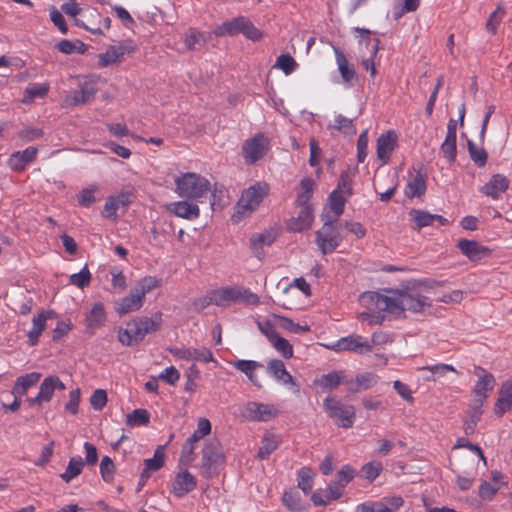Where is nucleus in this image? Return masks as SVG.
Returning a JSON list of instances; mask_svg holds the SVG:
<instances>
[{
    "instance_id": "obj_1",
    "label": "nucleus",
    "mask_w": 512,
    "mask_h": 512,
    "mask_svg": "<svg viewBox=\"0 0 512 512\" xmlns=\"http://www.w3.org/2000/svg\"><path fill=\"white\" fill-rule=\"evenodd\" d=\"M360 304L368 311L358 314V319L370 325L381 324L384 320L382 312L401 316L405 311L420 313L431 306V300L421 293L417 286L405 289H391L387 294L375 291L364 292L359 299Z\"/></svg>"
},
{
    "instance_id": "obj_2",
    "label": "nucleus",
    "mask_w": 512,
    "mask_h": 512,
    "mask_svg": "<svg viewBox=\"0 0 512 512\" xmlns=\"http://www.w3.org/2000/svg\"><path fill=\"white\" fill-rule=\"evenodd\" d=\"M162 324V313L156 312L151 317H136L127 322L125 328H119L117 337L124 346H133L143 341L147 334L156 332Z\"/></svg>"
},
{
    "instance_id": "obj_3",
    "label": "nucleus",
    "mask_w": 512,
    "mask_h": 512,
    "mask_svg": "<svg viewBox=\"0 0 512 512\" xmlns=\"http://www.w3.org/2000/svg\"><path fill=\"white\" fill-rule=\"evenodd\" d=\"M160 285V279L155 276H145L139 279L136 285L130 290L129 295L115 302V311L120 316L139 311L144 305L146 294L158 288Z\"/></svg>"
},
{
    "instance_id": "obj_4",
    "label": "nucleus",
    "mask_w": 512,
    "mask_h": 512,
    "mask_svg": "<svg viewBox=\"0 0 512 512\" xmlns=\"http://www.w3.org/2000/svg\"><path fill=\"white\" fill-rule=\"evenodd\" d=\"M175 192L186 199L197 200L207 195L210 191V182L204 176L187 172L175 178Z\"/></svg>"
},
{
    "instance_id": "obj_5",
    "label": "nucleus",
    "mask_w": 512,
    "mask_h": 512,
    "mask_svg": "<svg viewBox=\"0 0 512 512\" xmlns=\"http://www.w3.org/2000/svg\"><path fill=\"white\" fill-rule=\"evenodd\" d=\"M269 193V185L265 182H256L245 189L236 205V212L233 215L234 222L240 221L243 217L251 215L261 204Z\"/></svg>"
},
{
    "instance_id": "obj_6",
    "label": "nucleus",
    "mask_w": 512,
    "mask_h": 512,
    "mask_svg": "<svg viewBox=\"0 0 512 512\" xmlns=\"http://www.w3.org/2000/svg\"><path fill=\"white\" fill-rule=\"evenodd\" d=\"M213 33L217 37L242 34L246 39L253 42L260 41L263 37V32L245 16H238L223 22L214 29Z\"/></svg>"
},
{
    "instance_id": "obj_7",
    "label": "nucleus",
    "mask_w": 512,
    "mask_h": 512,
    "mask_svg": "<svg viewBox=\"0 0 512 512\" xmlns=\"http://www.w3.org/2000/svg\"><path fill=\"white\" fill-rule=\"evenodd\" d=\"M214 305L224 307L232 302L257 306L260 303L259 296L250 289L240 286H226L213 289Z\"/></svg>"
},
{
    "instance_id": "obj_8",
    "label": "nucleus",
    "mask_w": 512,
    "mask_h": 512,
    "mask_svg": "<svg viewBox=\"0 0 512 512\" xmlns=\"http://www.w3.org/2000/svg\"><path fill=\"white\" fill-rule=\"evenodd\" d=\"M474 374L478 379L472 390L473 400L470 408L475 410V416L478 417L482 415L481 408L488 398L489 393L493 391L496 380L493 374L489 373L481 366H474Z\"/></svg>"
},
{
    "instance_id": "obj_9",
    "label": "nucleus",
    "mask_w": 512,
    "mask_h": 512,
    "mask_svg": "<svg viewBox=\"0 0 512 512\" xmlns=\"http://www.w3.org/2000/svg\"><path fill=\"white\" fill-rule=\"evenodd\" d=\"M335 222L325 219L322 227L316 232V245L324 255L334 252L343 241V236Z\"/></svg>"
},
{
    "instance_id": "obj_10",
    "label": "nucleus",
    "mask_w": 512,
    "mask_h": 512,
    "mask_svg": "<svg viewBox=\"0 0 512 512\" xmlns=\"http://www.w3.org/2000/svg\"><path fill=\"white\" fill-rule=\"evenodd\" d=\"M323 405L329 417L334 420L336 425L342 428L353 426L356 417L354 406L343 404L331 397H327Z\"/></svg>"
},
{
    "instance_id": "obj_11",
    "label": "nucleus",
    "mask_w": 512,
    "mask_h": 512,
    "mask_svg": "<svg viewBox=\"0 0 512 512\" xmlns=\"http://www.w3.org/2000/svg\"><path fill=\"white\" fill-rule=\"evenodd\" d=\"M224 463V455L217 441H207L202 449L201 471L205 478L217 474L218 468Z\"/></svg>"
},
{
    "instance_id": "obj_12",
    "label": "nucleus",
    "mask_w": 512,
    "mask_h": 512,
    "mask_svg": "<svg viewBox=\"0 0 512 512\" xmlns=\"http://www.w3.org/2000/svg\"><path fill=\"white\" fill-rule=\"evenodd\" d=\"M270 142L263 133H257L242 145V156L247 164H254L268 152Z\"/></svg>"
},
{
    "instance_id": "obj_13",
    "label": "nucleus",
    "mask_w": 512,
    "mask_h": 512,
    "mask_svg": "<svg viewBox=\"0 0 512 512\" xmlns=\"http://www.w3.org/2000/svg\"><path fill=\"white\" fill-rule=\"evenodd\" d=\"M326 347L335 352L350 351L357 354H366L373 351V344H370L369 340L359 334L342 337L333 344L326 345Z\"/></svg>"
},
{
    "instance_id": "obj_14",
    "label": "nucleus",
    "mask_w": 512,
    "mask_h": 512,
    "mask_svg": "<svg viewBox=\"0 0 512 512\" xmlns=\"http://www.w3.org/2000/svg\"><path fill=\"white\" fill-rule=\"evenodd\" d=\"M242 415L250 421L267 422L276 418L279 410L273 404L250 401L244 406Z\"/></svg>"
},
{
    "instance_id": "obj_15",
    "label": "nucleus",
    "mask_w": 512,
    "mask_h": 512,
    "mask_svg": "<svg viewBox=\"0 0 512 512\" xmlns=\"http://www.w3.org/2000/svg\"><path fill=\"white\" fill-rule=\"evenodd\" d=\"M169 353L175 358L183 359L186 361H199L204 363L214 362L215 358L210 349L206 347H171L168 349Z\"/></svg>"
},
{
    "instance_id": "obj_16",
    "label": "nucleus",
    "mask_w": 512,
    "mask_h": 512,
    "mask_svg": "<svg viewBox=\"0 0 512 512\" xmlns=\"http://www.w3.org/2000/svg\"><path fill=\"white\" fill-rule=\"evenodd\" d=\"M56 317L57 314L53 310H42L40 313L33 317L32 328L27 333L30 346H35L38 344L43 331L46 329L47 321Z\"/></svg>"
},
{
    "instance_id": "obj_17",
    "label": "nucleus",
    "mask_w": 512,
    "mask_h": 512,
    "mask_svg": "<svg viewBox=\"0 0 512 512\" xmlns=\"http://www.w3.org/2000/svg\"><path fill=\"white\" fill-rule=\"evenodd\" d=\"M397 134L393 130L381 134L377 139V158L382 164H387L397 146Z\"/></svg>"
},
{
    "instance_id": "obj_18",
    "label": "nucleus",
    "mask_w": 512,
    "mask_h": 512,
    "mask_svg": "<svg viewBox=\"0 0 512 512\" xmlns=\"http://www.w3.org/2000/svg\"><path fill=\"white\" fill-rule=\"evenodd\" d=\"M197 486V480L188 470L181 471L176 474L172 482L171 493L181 498L189 492L193 491Z\"/></svg>"
},
{
    "instance_id": "obj_19",
    "label": "nucleus",
    "mask_w": 512,
    "mask_h": 512,
    "mask_svg": "<svg viewBox=\"0 0 512 512\" xmlns=\"http://www.w3.org/2000/svg\"><path fill=\"white\" fill-rule=\"evenodd\" d=\"M132 199L133 194L128 191H122L116 196H109L104 204L102 215L107 219H116L118 209L128 206Z\"/></svg>"
},
{
    "instance_id": "obj_20",
    "label": "nucleus",
    "mask_w": 512,
    "mask_h": 512,
    "mask_svg": "<svg viewBox=\"0 0 512 512\" xmlns=\"http://www.w3.org/2000/svg\"><path fill=\"white\" fill-rule=\"evenodd\" d=\"M38 154L36 147H28L22 151H16L8 158V166L16 172H22L32 163Z\"/></svg>"
},
{
    "instance_id": "obj_21",
    "label": "nucleus",
    "mask_w": 512,
    "mask_h": 512,
    "mask_svg": "<svg viewBox=\"0 0 512 512\" xmlns=\"http://www.w3.org/2000/svg\"><path fill=\"white\" fill-rule=\"evenodd\" d=\"M97 93L95 85L91 82L83 83L78 90H75L71 95L67 96L64 100L66 107H75L85 104L92 100Z\"/></svg>"
},
{
    "instance_id": "obj_22",
    "label": "nucleus",
    "mask_w": 512,
    "mask_h": 512,
    "mask_svg": "<svg viewBox=\"0 0 512 512\" xmlns=\"http://www.w3.org/2000/svg\"><path fill=\"white\" fill-rule=\"evenodd\" d=\"M167 211L174 214L177 217L195 220L200 215V209L197 204L190 203L187 201H176L167 205Z\"/></svg>"
},
{
    "instance_id": "obj_23",
    "label": "nucleus",
    "mask_w": 512,
    "mask_h": 512,
    "mask_svg": "<svg viewBox=\"0 0 512 512\" xmlns=\"http://www.w3.org/2000/svg\"><path fill=\"white\" fill-rule=\"evenodd\" d=\"M64 390L65 385L57 376L46 377L39 388L38 394L34 397V401L49 402L54 394V391Z\"/></svg>"
},
{
    "instance_id": "obj_24",
    "label": "nucleus",
    "mask_w": 512,
    "mask_h": 512,
    "mask_svg": "<svg viewBox=\"0 0 512 512\" xmlns=\"http://www.w3.org/2000/svg\"><path fill=\"white\" fill-rule=\"evenodd\" d=\"M457 248L471 261H477L488 255L489 249L481 246L477 241L459 239L457 242Z\"/></svg>"
},
{
    "instance_id": "obj_25",
    "label": "nucleus",
    "mask_w": 512,
    "mask_h": 512,
    "mask_svg": "<svg viewBox=\"0 0 512 512\" xmlns=\"http://www.w3.org/2000/svg\"><path fill=\"white\" fill-rule=\"evenodd\" d=\"M512 408V377L502 383L499 397L494 406V412L498 416L504 415Z\"/></svg>"
},
{
    "instance_id": "obj_26",
    "label": "nucleus",
    "mask_w": 512,
    "mask_h": 512,
    "mask_svg": "<svg viewBox=\"0 0 512 512\" xmlns=\"http://www.w3.org/2000/svg\"><path fill=\"white\" fill-rule=\"evenodd\" d=\"M508 186L509 181L504 175L495 174L491 177L489 182L481 187L480 191L492 199H498L499 196L508 189Z\"/></svg>"
},
{
    "instance_id": "obj_27",
    "label": "nucleus",
    "mask_w": 512,
    "mask_h": 512,
    "mask_svg": "<svg viewBox=\"0 0 512 512\" xmlns=\"http://www.w3.org/2000/svg\"><path fill=\"white\" fill-rule=\"evenodd\" d=\"M268 373L283 385L297 386L293 376L287 371L282 360L273 359L267 364Z\"/></svg>"
},
{
    "instance_id": "obj_28",
    "label": "nucleus",
    "mask_w": 512,
    "mask_h": 512,
    "mask_svg": "<svg viewBox=\"0 0 512 512\" xmlns=\"http://www.w3.org/2000/svg\"><path fill=\"white\" fill-rule=\"evenodd\" d=\"M300 211L296 218H293L289 222V228L292 231H303L307 230L311 227V224L314 219L313 209L311 205H299Z\"/></svg>"
},
{
    "instance_id": "obj_29",
    "label": "nucleus",
    "mask_w": 512,
    "mask_h": 512,
    "mask_svg": "<svg viewBox=\"0 0 512 512\" xmlns=\"http://www.w3.org/2000/svg\"><path fill=\"white\" fill-rule=\"evenodd\" d=\"M426 192V177L420 171H417L408 180L404 194L406 197L413 199L415 197H421Z\"/></svg>"
},
{
    "instance_id": "obj_30",
    "label": "nucleus",
    "mask_w": 512,
    "mask_h": 512,
    "mask_svg": "<svg viewBox=\"0 0 512 512\" xmlns=\"http://www.w3.org/2000/svg\"><path fill=\"white\" fill-rule=\"evenodd\" d=\"M126 52L127 50L123 45L109 46L104 53H101L98 56L99 67L105 68L112 64L120 62Z\"/></svg>"
},
{
    "instance_id": "obj_31",
    "label": "nucleus",
    "mask_w": 512,
    "mask_h": 512,
    "mask_svg": "<svg viewBox=\"0 0 512 512\" xmlns=\"http://www.w3.org/2000/svg\"><path fill=\"white\" fill-rule=\"evenodd\" d=\"M106 318L107 315L104 305L100 302L95 303L89 313L86 315V327L92 331L99 329L104 325Z\"/></svg>"
},
{
    "instance_id": "obj_32",
    "label": "nucleus",
    "mask_w": 512,
    "mask_h": 512,
    "mask_svg": "<svg viewBox=\"0 0 512 512\" xmlns=\"http://www.w3.org/2000/svg\"><path fill=\"white\" fill-rule=\"evenodd\" d=\"M50 90L48 82L44 83H33L27 86L24 90L23 98L21 103L32 104L36 98H45Z\"/></svg>"
},
{
    "instance_id": "obj_33",
    "label": "nucleus",
    "mask_w": 512,
    "mask_h": 512,
    "mask_svg": "<svg viewBox=\"0 0 512 512\" xmlns=\"http://www.w3.org/2000/svg\"><path fill=\"white\" fill-rule=\"evenodd\" d=\"M338 70L344 82L349 83L356 78L354 68L349 64L344 53L337 47H333Z\"/></svg>"
},
{
    "instance_id": "obj_34",
    "label": "nucleus",
    "mask_w": 512,
    "mask_h": 512,
    "mask_svg": "<svg viewBox=\"0 0 512 512\" xmlns=\"http://www.w3.org/2000/svg\"><path fill=\"white\" fill-rule=\"evenodd\" d=\"M40 378L41 374L38 372H32L18 377L13 386L12 393L20 396L25 395L29 388L38 383Z\"/></svg>"
},
{
    "instance_id": "obj_35",
    "label": "nucleus",
    "mask_w": 512,
    "mask_h": 512,
    "mask_svg": "<svg viewBox=\"0 0 512 512\" xmlns=\"http://www.w3.org/2000/svg\"><path fill=\"white\" fill-rule=\"evenodd\" d=\"M423 371H428L431 373V376H427L425 379L427 381H436L442 377H445L448 372H452L455 375L459 376L460 372L450 364L437 363L434 365H426L421 368Z\"/></svg>"
},
{
    "instance_id": "obj_36",
    "label": "nucleus",
    "mask_w": 512,
    "mask_h": 512,
    "mask_svg": "<svg viewBox=\"0 0 512 512\" xmlns=\"http://www.w3.org/2000/svg\"><path fill=\"white\" fill-rule=\"evenodd\" d=\"M280 443L281 439L278 435H264L257 457L261 460L267 459L279 447Z\"/></svg>"
},
{
    "instance_id": "obj_37",
    "label": "nucleus",
    "mask_w": 512,
    "mask_h": 512,
    "mask_svg": "<svg viewBox=\"0 0 512 512\" xmlns=\"http://www.w3.org/2000/svg\"><path fill=\"white\" fill-rule=\"evenodd\" d=\"M90 17L92 20H89L88 22H85L82 19L75 18V24L81 28H84L85 30L91 32L95 35H102L103 29L101 26V15L100 13L94 9L90 12Z\"/></svg>"
},
{
    "instance_id": "obj_38",
    "label": "nucleus",
    "mask_w": 512,
    "mask_h": 512,
    "mask_svg": "<svg viewBox=\"0 0 512 512\" xmlns=\"http://www.w3.org/2000/svg\"><path fill=\"white\" fill-rule=\"evenodd\" d=\"M345 203L346 197H344L341 193H338V191H332L329 196V208L334 215H326L327 220L337 221V219L342 215L344 211Z\"/></svg>"
},
{
    "instance_id": "obj_39",
    "label": "nucleus",
    "mask_w": 512,
    "mask_h": 512,
    "mask_svg": "<svg viewBox=\"0 0 512 512\" xmlns=\"http://www.w3.org/2000/svg\"><path fill=\"white\" fill-rule=\"evenodd\" d=\"M211 39L207 32H200L195 28H190L184 37V43L188 50H194L197 44L206 43Z\"/></svg>"
},
{
    "instance_id": "obj_40",
    "label": "nucleus",
    "mask_w": 512,
    "mask_h": 512,
    "mask_svg": "<svg viewBox=\"0 0 512 512\" xmlns=\"http://www.w3.org/2000/svg\"><path fill=\"white\" fill-rule=\"evenodd\" d=\"M84 462L80 456L72 457L64 473L60 475L61 479L69 483L82 473Z\"/></svg>"
},
{
    "instance_id": "obj_41",
    "label": "nucleus",
    "mask_w": 512,
    "mask_h": 512,
    "mask_svg": "<svg viewBox=\"0 0 512 512\" xmlns=\"http://www.w3.org/2000/svg\"><path fill=\"white\" fill-rule=\"evenodd\" d=\"M165 463V453L164 448L162 446H159L155 452L152 458H148L144 460V466L145 468L143 471H146L151 474V472H155L160 470Z\"/></svg>"
},
{
    "instance_id": "obj_42",
    "label": "nucleus",
    "mask_w": 512,
    "mask_h": 512,
    "mask_svg": "<svg viewBox=\"0 0 512 512\" xmlns=\"http://www.w3.org/2000/svg\"><path fill=\"white\" fill-rule=\"evenodd\" d=\"M411 220L414 222L413 229L420 230L423 227L433 226L432 214L421 209H412L409 212Z\"/></svg>"
},
{
    "instance_id": "obj_43",
    "label": "nucleus",
    "mask_w": 512,
    "mask_h": 512,
    "mask_svg": "<svg viewBox=\"0 0 512 512\" xmlns=\"http://www.w3.org/2000/svg\"><path fill=\"white\" fill-rule=\"evenodd\" d=\"M342 375L339 372H331L322 375L320 378L315 380V384L320 386L323 390H333L341 384Z\"/></svg>"
},
{
    "instance_id": "obj_44",
    "label": "nucleus",
    "mask_w": 512,
    "mask_h": 512,
    "mask_svg": "<svg viewBox=\"0 0 512 512\" xmlns=\"http://www.w3.org/2000/svg\"><path fill=\"white\" fill-rule=\"evenodd\" d=\"M274 319H275L278 327H280L290 333L299 334V333L308 332L310 330L309 326H307V325L301 326L297 323H294V321L292 319L284 317V316L275 315Z\"/></svg>"
},
{
    "instance_id": "obj_45",
    "label": "nucleus",
    "mask_w": 512,
    "mask_h": 512,
    "mask_svg": "<svg viewBox=\"0 0 512 512\" xmlns=\"http://www.w3.org/2000/svg\"><path fill=\"white\" fill-rule=\"evenodd\" d=\"M314 181L311 178H304L300 182V190L297 194L296 202L298 205H310L309 200L312 196Z\"/></svg>"
},
{
    "instance_id": "obj_46",
    "label": "nucleus",
    "mask_w": 512,
    "mask_h": 512,
    "mask_svg": "<svg viewBox=\"0 0 512 512\" xmlns=\"http://www.w3.org/2000/svg\"><path fill=\"white\" fill-rule=\"evenodd\" d=\"M150 422V414L146 409H135L127 415L126 424L130 427L146 426Z\"/></svg>"
},
{
    "instance_id": "obj_47",
    "label": "nucleus",
    "mask_w": 512,
    "mask_h": 512,
    "mask_svg": "<svg viewBox=\"0 0 512 512\" xmlns=\"http://www.w3.org/2000/svg\"><path fill=\"white\" fill-rule=\"evenodd\" d=\"M233 367L240 372L244 373L250 381L254 382L255 371L262 365L253 360H237L232 363Z\"/></svg>"
},
{
    "instance_id": "obj_48",
    "label": "nucleus",
    "mask_w": 512,
    "mask_h": 512,
    "mask_svg": "<svg viewBox=\"0 0 512 512\" xmlns=\"http://www.w3.org/2000/svg\"><path fill=\"white\" fill-rule=\"evenodd\" d=\"M298 64L296 60L289 54H281L277 57L276 63L273 68L280 69L283 71L285 75H290L293 73Z\"/></svg>"
},
{
    "instance_id": "obj_49",
    "label": "nucleus",
    "mask_w": 512,
    "mask_h": 512,
    "mask_svg": "<svg viewBox=\"0 0 512 512\" xmlns=\"http://www.w3.org/2000/svg\"><path fill=\"white\" fill-rule=\"evenodd\" d=\"M333 127L345 134V135H355L356 134V127L353 124V120L350 118H347L341 114H338L334 118V125Z\"/></svg>"
},
{
    "instance_id": "obj_50",
    "label": "nucleus",
    "mask_w": 512,
    "mask_h": 512,
    "mask_svg": "<svg viewBox=\"0 0 512 512\" xmlns=\"http://www.w3.org/2000/svg\"><path fill=\"white\" fill-rule=\"evenodd\" d=\"M313 472L308 467H303L298 472V487L305 493L309 494L313 488Z\"/></svg>"
},
{
    "instance_id": "obj_51",
    "label": "nucleus",
    "mask_w": 512,
    "mask_h": 512,
    "mask_svg": "<svg viewBox=\"0 0 512 512\" xmlns=\"http://www.w3.org/2000/svg\"><path fill=\"white\" fill-rule=\"evenodd\" d=\"M379 44H380L379 39H374L372 41L369 40L368 45H371V55L369 58L362 60V66L366 71L370 72L371 78H374L377 73L374 58L379 50Z\"/></svg>"
},
{
    "instance_id": "obj_52",
    "label": "nucleus",
    "mask_w": 512,
    "mask_h": 512,
    "mask_svg": "<svg viewBox=\"0 0 512 512\" xmlns=\"http://www.w3.org/2000/svg\"><path fill=\"white\" fill-rule=\"evenodd\" d=\"M467 146L470 158L475 165L484 167L488 158L487 152L483 148L477 147L471 140H468Z\"/></svg>"
},
{
    "instance_id": "obj_53",
    "label": "nucleus",
    "mask_w": 512,
    "mask_h": 512,
    "mask_svg": "<svg viewBox=\"0 0 512 512\" xmlns=\"http://www.w3.org/2000/svg\"><path fill=\"white\" fill-rule=\"evenodd\" d=\"M198 441L188 437L184 442L181 450L180 460L182 463L189 465L195 460V449Z\"/></svg>"
},
{
    "instance_id": "obj_54",
    "label": "nucleus",
    "mask_w": 512,
    "mask_h": 512,
    "mask_svg": "<svg viewBox=\"0 0 512 512\" xmlns=\"http://www.w3.org/2000/svg\"><path fill=\"white\" fill-rule=\"evenodd\" d=\"M505 16V9L499 4L495 11H493L487 22L486 30L492 35L496 34L497 29Z\"/></svg>"
},
{
    "instance_id": "obj_55",
    "label": "nucleus",
    "mask_w": 512,
    "mask_h": 512,
    "mask_svg": "<svg viewBox=\"0 0 512 512\" xmlns=\"http://www.w3.org/2000/svg\"><path fill=\"white\" fill-rule=\"evenodd\" d=\"M273 348L285 359H290L294 355L293 346L289 343L288 340L277 336L273 341L270 342Z\"/></svg>"
},
{
    "instance_id": "obj_56",
    "label": "nucleus",
    "mask_w": 512,
    "mask_h": 512,
    "mask_svg": "<svg viewBox=\"0 0 512 512\" xmlns=\"http://www.w3.org/2000/svg\"><path fill=\"white\" fill-rule=\"evenodd\" d=\"M275 241V235L270 231L252 235L250 245L254 250L262 248L264 245L270 246Z\"/></svg>"
},
{
    "instance_id": "obj_57",
    "label": "nucleus",
    "mask_w": 512,
    "mask_h": 512,
    "mask_svg": "<svg viewBox=\"0 0 512 512\" xmlns=\"http://www.w3.org/2000/svg\"><path fill=\"white\" fill-rule=\"evenodd\" d=\"M69 281L70 284L81 289L88 287L91 281V273L87 265H85L78 273L72 274Z\"/></svg>"
},
{
    "instance_id": "obj_58",
    "label": "nucleus",
    "mask_w": 512,
    "mask_h": 512,
    "mask_svg": "<svg viewBox=\"0 0 512 512\" xmlns=\"http://www.w3.org/2000/svg\"><path fill=\"white\" fill-rule=\"evenodd\" d=\"M100 474L102 479L109 483L114 479L115 465L109 456H104L100 463Z\"/></svg>"
},
{
    "instance_id": "obj_59",
    "label": "nucleus",
    "mask_w": 512,
    "mask_h": 512,
    "mask_svg": "<svg viewBox=\"0 0 512 512\" xmlns=\"http://www.w3.org/2000/svg\"><path fill=\"white\" fill-rule=\"evenodd\" d=\"M283 504L292 512H300V496L295 491H286L282 497Z\"/></svg>"
},
{
    "instance_id": "obj_60",
    "label": "nucleus",
    "mask_w": 512,
    "mask_h": 512,
    "mask_svg": "<svg viewBox=\"0 0 512 512\" xmlns=\"http://www.w3.org/2000/svg\"><path fill=\"white\" fill-rule=\"evenodd\" d=\"M97 189L98 187L93 185L80 191L77 197L79 205L82 207H89L94 204L96 201L94 193L97 191Z\"/></svg>"
},
{
    "instance_id": "obj_61",
    "label": "nucleus",
    "mask_w": 512,
    "mask_h": 512,
    "mask_svg": "<svg viewBox=\"0 0 512 512\" xmlns=\"http://www.w3.org/2000/svg\"><path fill=\"white\" fill-rule=\"evenodd\" d=\"M211 428L212 426L209 419L200 418L197 422V428L191 435L192 440H197L199 442L202 438L210 434Z\"/></svg>"
},
{
    "instance_id": "obj_62",
    "label": "nucleus",
    "mask_w": 512,
    "mask_h": 512,
    "mask_svg": "<svg viewBox=\"0 0 512 512\" xmlns=\"http://www.w3.org/2000/svg\"><path fill=\"white\" fill-rule=\"evenodd\" d=\"M43 134L39 127H25L18 132V137L25 142H31L41 138Z\"/></svg>"
},
{
    "instance_id": "obj_63",
    "label": "nucleus",
    "mask_w": 512,
    "mask_h": 512,
    "mask_svg": "<svg viewBox=\"0 0 512 512\" xmlns=\"http://www.w3.org/2000/svg\"><path fill=\"white\" fill-rule=\"evenodd\" d=\"M355 512H387L380 500L378 501H366L356 506Z\"/></svg>"
},
{
    "instance_id": "obj_64",
    "label": "nucleus",
    "mask_w": 512,
    "mask_h": 512,
    "mask_svg": "<svg viewBox=\"0 0 512 512\" xmlns=\"http://www.w3.org/2000/svg\"><path fill=\"white\" fill-rule=\"evenodd\" d=\"M73 328V324L71 320H61L58 321L56 327L53 330V340L58 341L64 336H66Z\"/></svg>"
}]
</instances>
